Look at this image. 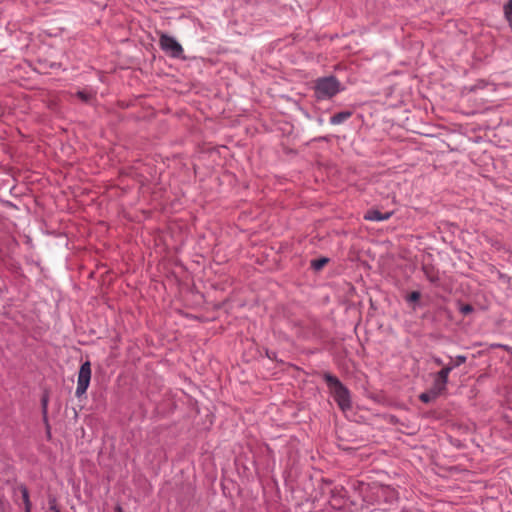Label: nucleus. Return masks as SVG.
<instances>
[{"label": "nucleus", "mask_w": 512, "mask_h": 512, "mask_svg": "<svg viewBox=\"0 0 512 512\" xmlns=\"http://www.w3.org/2000/svg\"><path fill=\"white\" fill-rule=\"evenodd\" d=\"M324 380L339 408L343 412L350 410L352 407V401L348 388L344 386L336 376L330 373L324 374Z\"/></svg>", "instance_id": "f257e3e1"}, {"label": "nucleus", "mask_w": 512, "mask_h": 512, "mask_svg": "<svg viewBox=\"0 0 512 512\" xmlns=\"http://www.w3.org/2000/svg\"><path fill=\"white\" fill-rule=\"evenodd\" d=\"M343 90L335 76H325L315 81L314 93L317 100H329Z\"/></svg>", "instance_id": "f03ea898"}, {"label": "nucleus", "mask_w": 512, "mask_h": 512, "mask_svg": "<svg viewBox=\"0 0 512 512\" xmlns=\"http://www.w3.org/2000/svg\"><path fill=\"white\" fill-rule=\"evenodd\" d=\"M160 48L172 58H184L181 44L172 36L161 34L159 39Z\"/></svg>", "instance_id": "7ed1b4c3"}, {"label": "nucleus", "mask_w": 512, "mask_h": 512, "mask_svg": "<svg viewBox=\"0 0 512 512\" xmlns=\"http://www.w3.org/2000/svg\"><path fill=\"white\" fill-rule=\"evenodd\" d=\"M91 380V365L89 361L84 362L79 369L75 395L77 397L86 393Z\"/></svg>", "instance_id": "20e7f679"}, {"label": "nucleus", "mask_w": 512, "mask_h": 512, "mask_svg": "<svg viewBox=\"0 0 512 512\" xmlns=\"http://www.w3.org/2000/svg\"><path fill=\"white\" fill-rule=\"evenodd\" d=\"M450 372V367H443L439 372L435 374L434 383L431 390L437 396H439L446 390Z\"/></svg>", "instance_id": "39448f33"}, {"label": "nucleus", "mask_w": 512, "mask_h": 512, "mask_svg": "<svg viewBox=\"0 0 512 512\" xmlns=\"http://www.w3.org/2000/svg\"><path fill=\"white\" fill-rule=\"evenodd\" d=\"M392 214H393L392 212L382 213L379 210L371 209L365 213L364 219L368 220V221H376V222L386 221L392 216Z\"/></svg>", "instance_id": "423d86ee"}, {"label": "nucleus", "mask_w": 512, "mask_h": 512, "mask_svg": "<svg viewBox=\"0 0 512 512\" xmlns=\"http://www.w3.org/2000/svg\"><path fill=\"white\" fill-rule=\"evenodd\" d=\"M352 116V112L349 110L341 111L339 113H336L330 118V124L332 125H339L345 122L347 119H349Z\"/></svg>", "instance_id": "0eeeda50"}, {"label": "nucleus", "mask_w": 512, "mask_h": 512, "mask_svg": "<svg viewBox=\"0 0 512 512\" xmlns=\"http://www.w3.org/2000/svg\"><path fill=\"white\" fill-rule=\"evenodd\" d=\"M18 490L21 493L23 503H24V508L25 509L32 508V504H31L30 497H29V491H28L27 487L24 485H20L18 487Z\"/></svg>", "instance_id": "6e6552de"}, {"label": "nucleus", "mask_w": 512, "mask_h": 512, "mask_svg": "<svg viewBox=\"0 0 512 512\" xmlns=\"http://www.w3.org/2000/svg\"><path fill=\"white\" fill-rule=\"evenodd\" d=\"M438 396L433 393V391L430 389L428 392L421 393L419 396V399L424 403H429L436 399Z\"/></svg>", "instance_id": "1a4fd4ad"}, {"label": "nucleus", "mask_w": 512, "mask_h": 512, "mask_svg": "<svg viewBox=\"0 0 512 512\" xmlns=\"http://www.w3.org/2000/svg\"><path fill=\"white\" fill-rule=\"evenodd\" d=\"M466 359H467L466 356L458 355V356H456L454 361H452L451 363H449L445 367H450L451 371H452L454 368H456V367L460 366L461 364L465 363Z\"/></svg>", "instance_id": "9d476101"}, {"label": "nucleus", "mask_w": 512, "mask_h": 512, "mask_svg": "<svg viewBox=\"0 0 512 512\" xmlns=\"http://www.w3.org/2000/svg\"><path fill=\"white\" fill-rule=\"evenodd\" d=\"M504 14H505L507 21L512 25V0H509L504 5Z\"/></svg>", "instance_id": "9b49d317"}, {"label": "nucleus", "mask_w": 512, "mask_h": 512, "mask_svg": "<svg viewBox=\"0 0 512 512\" xmlns=\"http://www.w3.org/2000/svg\"><path fill=\"white\" fill-rule=\"evenodd\" d=\"M327 262H328L327 258L315 259L311 262V266L315 270H320L327 264Z\"/></svg>", "instance_id": "f8f14e48"}, {"label": "nucleus", "mask_w": 512, "mask_h": 512, "mask_svg": "<svg viewBox=\"0 0 512 512\" xmlns=\"http://www.w3.org/2000/svg\"><path fill=\"white\" fill-rule=\"evenodd\" d=\"M420 297H421V294H420V292H419V291H413V292H411V293L406 297V300H407V302H409V303L417 302V301H419Z\"/></svg>", "instance_id": "ddd939ff"}, {"label": "nucleus", "mask_w": 512, "mask_h": 512, "mask_svg": "<svg viewBox=\"0 0 512 512\" xmlns=\"http://www.w3.org/2000/svg\"><path fill=\"white\" fill-rule=\"evenodd\" d=\"M77 96L83 101V102H89L92 98V94L90 92L86 91H78Z\"/></svg>", "instance_id": "4468645a"}, {"label": "nucleus", "mask_w": 512, "mask_h": 512, "mask_svg": "<svg viewBox=\"0 0 512 512\" xmlns=\"http://www.w3.org/2000/svg\"><path fill=\"white\" fill-rule=\"evenodd\" d=\"M473 307L470 305V304H465V305H462L460 307V312L463 314V315H468L470 314L471 312H473Z\"/></svg>", "instance_id": "2eb2a0df"}, {"label": "nucleus", "mask_w": 512, "mask_h": 512, "mask_svg": "<svg viewBox=\"0 0 512 512\" xmlns=\"http://www.w3.org/2000/svg\"><path fill=\"white\" fill-rule=\"evenodd\" d=\"M49 505H50V511L52 512H61L57 507H56V500L55 498H51L49 500Z\"/></svg>", "instance_id": "dca6fc26"}, {"label": "nucleus", "mask_w": 512, "mask_h": 512, "mask_svg": "<svg viewBox=\"0 0 512 512\" xmlns=\"http://www.w3.org/2000/svg\"><path fill=\"white\" fill-rule=\"evenodd\" d=\"M47 403H48L47 398L43 397V399H42V408H43L44 415H46V413H47Z\"/></svg>", "instance_id": "f3484780"}, {"label": "nucleus", "mask_w": 512, "mask_h": 512, "mask_svg": "<svg viewBox=\"0 0 512 512\" xmlns=\"http://www.w3.org/2000/svg\"><path fill=\"white\" fill-rule=\"evenodd\" d=\"M433 362H434L436 365H438V366L443 365V361H442V359H441V358H439V357H433Z\"/></svg>", "instance_id": "a211bd4d"}, {"label": "nucleus", "mask_w": 512, "mask_h": 512, "mask_svg": "<svg viewBox=\"0 0 512 512\" xmlns=\"http://www.w3.org/2000/svg\"><path fill=\"white\" fill-rule=\"evenodd\" d=\"M2 507H3V501H2V499L0 498V508H2Z\"/></svg>", "instance_id": "6ab92c4d"}, {"label": "nucleus", "mask_w": 512, "mask_h": 512, "mask_svg": "<svg viewBox=\"0 0 512 512\" xmlns=\"http://www.w3.org/2000/svg\"><path fill=\"white\" fill-rule=\"evenodd\" d=\"M25 512H31V508L25 509Z\"/></svg>", "instance_id": "aec40b11"}]
</instances>
